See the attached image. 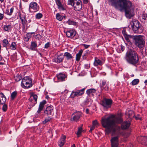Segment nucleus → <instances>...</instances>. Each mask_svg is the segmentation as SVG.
I'll return each mask as SVG.
<instances>
[{"instance_id":"f257e3e1","label":"nucleus","mask_w":147,"mask_h":147,"mask_svg":"<svg viewBox=\"0 0 147 147\" xmlns=\"http://www.w3.org/2000/svg\"><path fill=\"white\" fill-rule=\"evenodd\" d=\"M122 121L121 116L119 115L115 117V115H112L107 118L102 117L101 123L102 126L106 128V133L109 134L112 132L113 135L117 136L112 138L111 140V142H118V136L121 134V129L116 124L120 123Z\"/></svg>"},{"instance_id":"f03ea898","label":"nucleus","mask_w":147,"mask_h":147,"mask_svg":"<svg viewBox=\"0 0 147 147\" xmlns=\"http://www.w3.org/2000/svg\"><path fill=\"white\" fill-rule=\"evenodd\" d=\"M109 4L121 11L124 10L127 18L130 19L134 15V9L131 1L127 0H109Z\"/></svg>"},{"instance_id":"7ed1b4c3","label":"nucleus","mask_w":147,"mask_h":147,"mask_svg":"<svg viewBox=\"0 0 147 147\" xmlns=\"http://www.w3.org/2000/svg\"><path fill=\"white\" fill-rule=\"evenodd\" d=\"M125 59L127 62L135 66L139 63V57L136 51L129 49L127 52Z\"/></svg>"},{"instance_id":"20e7f679","label":"nucleus","mask_w":147,"mask_h":147,"mask_svg":"<svg viewBox=\"0 0 147 147\" xmlns=\"http://www.w3.org/2000/svg\"><path fill=\"white\" fill-rule=\"evenodd\" d=\"M143 36L139 35L138 36H134L131 39H133L135 41V44L136 46L139 48H143L145 43Z\"/></svg>"},{"instance_id":"39448f33","label":"nucleus","mask_w":147,"mask_h":147,"mask_svg":"<svg viewBox=\"0 0 147 147\" xmlns=\"http://www.w3.org/2000/svg\"><path fill=\"white\" fill-rule=\"evenodd\" d=\"M131 26L134 33L141 34L143 32L144 30L143 28L138 20L133 21Z\"/></svg>"},{"instance_id":"423d86ee","label":"nucleus","mask_w":147,"mask_h":147,"mask_svg":"<svg viewBox=\"0 0 147 147\" xmlns=\"http://www.w3.org/2000/svg\"><path fill=\"white\" fill-rule=\"evenodd\" d=\"M112 103V100L111 99H107L104 98L101 100V105L104 108L108 109L110 108Z\"/></svg>"},{"instance_id":"0eeeda50","label":"nucleus","mask_w":147,"mask_h":147,"mask_svg":"<svg viewBox=\"0 0 147 147\" xmlns=\"http://www.w3.org/2000/svg\"><path fill=\"white\" fill-rule=\"evenodd\" d=\"M29 9L30 12H34L38 10L39 7L36 3L32 2L30 4Z\"/></svg>"},{"instance_id":"6e6552de","label":"nucleus","mask_w":147,"mask_h":147,"mask_svg":"<svg viewBox=\"0 0 147 147\" xmlns=\"http://www.w3.org/2000/svg\"><path fill=\"white\" fill-rule=\"evenodd\" d=\"M85 88H83L80 90H78L76 91H72L70 95L71 98H74L76 96H78L83 94L84 92Z\"/></svg>"},{"instance_id":"1a4fd4ad","label":"nucleus","mask_w":147,"mask_h":147,"mask_svg":"<svg viewBox=\"0 0 147 147\" xmlns=\"http://www.w3.org/2000/svg\"><path fill=\"white\" fill-rule=\"evenodd\" d=\"M101 90L108 91L109 89V83L105 80H103L100 84Z\"/></svg>"},{"instance_id":"9d476101","label":"nucleus","mask_w":147,"mask_h":147,"mask_svg":"<svg viewBox=\"0 0 147 147\" xmlns=\"http://www.w3.org/2000/svg\"><path fill=\"white\" fill-rule=\"evenodd\" d=\"M74 115V116L71 119V120L77 122L81 116L82 113L80 112H76L73 114V115Z\"/></svg>"},{"instance_id":"9b49d317","label":"nucleus","mask_w":147,"mask_h":147,"mask_svg":"<svg viewBox=\"0 0 147 147\" xmlns=\"http://www.w3.org/2000/svg\"><path fill=\"white\" fill-rule=\"evenodd\" d=\"M44 113L47 115H52L53 114V107L50 106L47 107Z\"/></svg>"},{"instance_id":"f8f14e48","label":"nucleus","mask_w":147,"mask_h":147,"mask_svg":"<svg viewBox=\"0 0 147 147\" xmlns=\"http://www.w3.org/2000/svg\"><path fill=\"white\" fill-rule=\"evenodd\" d=\"M21 86L24 88H28L31 87L32 86V84L26 82L25 80H22Z\"/></svg>"},{"instance_id":"ddd939ff","label":"nucleus","mask_w":147,"mask_h":147,"mask_svg":"<svg viewBox=\"0 0 147 147\" xmlns=\"http://www.w3.org/2000/svg\"><path fill=\"white\" fill-rule=\"evenodd\" d=\"M66 34L67 37L72 38L75 36L76 32L75 30H71L67 31Z\"/></svg>"},{"instance_id":"4468645a","label":"nucleus","mask_w":147,"mask_h":147,"mask_svg":"<svg viewBox=\"0 0 147 147\" xmlns=\"http://www.w3.org/2000/svg\"><path fill=\"white\" fill-rule=\"evenodd\" d=\"M122 33L125 40L128 42H130V39H131L133 36L130 35H128L126 32V31L124 29H123L122 31Z\"/></svg>"},{"instance_id":"2eb2a0df","label":"nucleus","mask_w":147,"mask_h":147,"mask_svg":"<svg viewBox=\"0 0 147 147\" xmlns=\"http://www.w3.org/2000/svg\"><path fill=\"white\" fill-rule=\"evenodd\" d=\"M63 56L61 54L58 56L57 58L55 57L54 58L53 61L55 63H59L63 61Z\"/></svg>"},{"instance_id":"dca6fc26","label":"nucleus","mask_w":147,"mask_h":147,"mask_svg":"<svg viewBox=\"0 0 147 147\" xmlns=\"http://www.w3.org/2000/svg\"><path fill=\"white\" fill-rule=\"evenodd\" d=\"M66 137L65 136L62 135L61 138L58 142V144L60 147L63 146L65 142Z\"/></svg>"},{"instance_id":"f3484780","label":"nucleus","mask_w":147,"mask_h":147,"mask_svg":"<svg viewBox=\"0 0 147 147\" xmlns=\"http://www.w3.org/2000/svg\"><path fill=\"white\" fill-rule=\"evenodd\" d=\"M58 80L60 81H63L65 80V79L67 78V76L65 74L62 73H60L59 74L57 75Z\"/></svg>"},{"instance_id":"a211bd4d","label":"nucleus","mask_w":147,"mask_h":147,"mask_svg":"<svg viewBox=\"0 0 147 147\" xmlns=\"http://www.w3.org/2000/svg\"><path fill=\"white\" fill-rule=\"evenodd\" d=\"M6 98L3 93H0V105H2L6 102Z\"/></svg>"},{"instance_id":"6ab92c4d","label":"nucleus","mask_w":147,"mask_h":147,"mask_svg":"<svg viewBox=\"0 0 147 147\" xmlns=\"http://www.w3.org/2000/svg\"><path fill=\"white\" fill-rule=\"evenodd\" d=\"M130 125V123L129 121H125L121 125V128L122 129H126L129 127Z\"/></svg>"},{"instance_id":"aec40b11","label":"nucleus","mask_w":147,"mask_h":147,"mask_svg":"<svg viewBox=\"0 0 147 147\" xmlns=\"http://www.w3.org/2000/svg\"><path fill=\"white\" fill-rule=\"evenodd\" d=\"M46 102L45 100H44L42 102H41L39 106V108L37 111L38 113H40L44 107V105L46 104Z\"/></svg>"},{"instance_id":"412c9836","label":"nucleus","mask_w":147,"mask_h":147,"mask_svg":"<svg viewBox=\"0 0 147 147\" xmlns=\"http://www.w3.org/2000/svg\"><path fill=\"white\" fill-rule=\"evenodd\" d=\"M141 140V143L145 146H147V137H141L140 138Z\"/></svg>"},{"instance_id":"4be33fe9","label":"nucleus","mask_w":147,"mask_h":147,"mask_svg":"<svg viewBox=\"0 0 147 147\" xmlns=\"http://www.w3.org/2000/svg\"><path fill=\"white\" fill-rule=\"evenodd\" d=\"M12 26L11 25H4L3 29L5 31L8 32H10L11 30Z\"/></svg>"},{"instance_id":"5701e85b","label":"nucleus","mask_w":147,"mask_h":147,"mask_svg":"<svg viewBox=\"0 0 147 147\" xmlns=\"http://www.w3.org/2000/svg\"><path fill=\"white\" fill-rule=\"evenodd\" d=\"M63 56L65 57L67 60H71L73 57L72 55L68 52L64 53Z\"/></svg>"},{"instance_id":"b1692460","label":"nucleus","mask_w":147,"mask_h":147,"mask_svg":"<svg viewBox=\"0 0 147 147\" xmlns=\"http://www.w3.org/2000/svg\"><path fill=\"white\" fill-rule=\"evenodd\" d=\"M102 64V62L100 60L98 59L97 57L95 58L94 61V66H97Z\"/></svg>"},{"instance_id":"393cba45","label":"nucleus","mask_w":147,"mask_h":147,"mask_svg":"<svg viewBox=\"0 0 147 147\" xmlns=\"http://www.w3.org/2000/svg\"><path fill=\"white\" fill-rule=\"evenodd\" d=\"M83 51V50L81 49L80 50L78 53L76 54V61H79L80 60V58L82 53Z\"/></svg>"},{"instance_id":"a878e982","label":"nucleus","mask_w":147,"mask_h":147,"mask_svg":"<svg viewBox=\"0 0 147 147\" xmlns=\"http://www.w3.org/2000/svg\"><path fill=\"white\" fill-rule=\"evenodd\" d=\"M14 9V7H12L10 9V11H9V9H6L5 10V13L9 16L12 15Z\"/></svg>"},{"instance_id":"bb28decb","label":"nucleus","mask_w":147,"mask_h":147,"mask_svg":"<svg viewBox=\"0 0 147 147\" xmlns=\"http://www.w3.org/2000/svg\"><path fill=\"white\" fill-rule=\"evenodd\" d=\"M96 91V90L94 88H91L88 89L86 91V93L89 95L90 94H92V93H94Z\"/></svg>"},{"instance_id":"cd10ccee","label":"nucleus","mask_w":147,"mask_h":147,"mask_svg":"<svg viewBox=\"0 0 147 147\" xmlns=\"http://www.w3.org/2000/svg\"><path fill=\"white\" fill-rule=\"evenodd\" d=\"M37 46L36 43L35 42H32L30 49L32 50H35V48Z\"/></svg>"},{"instance_id":"c85d7f7f","label":"nucleus","mask_w":147,"mask_h":147,"mask_svg":"<svg viewBox=\"0 0 147 147\" xmlns=\"http://www.w3.org/2000/svg\"><path fill=\"white\" fill-rule=\"evenodd\" d=\"M82 3H80L78 5H76L74 7V9L76 11H80L82 8Z\"/></svg>"},{"instance_id":"c756f323","label":"nucleus","mask_w":147,"mask_h":147,"mask_svg":"<svg viewBox=\"0 0 147 147\" xmlns=\"http://www.w3.org/2000/svg\"><path fill=\"white\" fill-rule=\"evenodd\" d=\"M22 80H25V81L27 82L32 84V80L31 78L28 76L24 77Z\"/></svg>"},{"instance_id":"7c9ffc66","label":"nucleus","mask_w":147,"mask_h":147,"mask_svg":"<svg viewBox=\"0 0 147 147\" xmlns=\"http://www.w3.org/2000/svg\"><path fill=\"white\" fill-rule=\"evenodd\" d=\"M17 94V92L16 91H15L13 92L11 94V100L14 99L16 97Z\"/></svg>"},{"instance_id":"2f4dec72","label":"nucleus","mask_w":147,"mask_h":147,"mask_svg":"<svg viewBox=\"0 0 147 147\" xmlns=\"http://www.w3.org/2000/svg\"><path fill=\"white\" fill-rule=\"evenodd\" d=\"M10 47L12 50H15L16 49L17 45L15 42H13L12 43Z\"/></svg>"},{"instance_id":"473e14b6","label":"nucleus","mask_w":147,"mask_h":147,"mask_svg":"<svg viewBox=\"0 0 147 147\" xmlns=\"http://www.w3.org/2000/svg\"><path fill=\"white\" fill-rule=\"evenodd\" d=\"M20 19L21 20L22 25L23 26V28H25V25L27 22L26 18L24 19L23 18Z\"/></svg>"},{"instance_id":"72a5a7b5","label":"nucleus","mask_w":147,"mask_h":147,"mask_svg":"<svg viewBox=\"0 0 147 147\" xmlns=\"http://www.w3.org/2000/svg\"><path fill=\"white\" fill-rule=\"evenodd\" d=\"M139 79H136L133 80L131 82V84L134 86L137 85L139 82Z\"/></svg>"},{"instance_id":"f704fd0d","label":"nucleus","mask_w":147,"mask_h":147,"mask_svg":"<svg viewBox=\"0 0 147 147\" xmlns=\"http://www.w3.org/2000/svg\"><path fill=\"white\" fill-rule=\"evenodd\" d=\"M67 22L69 25H76L77 24V23L76 22L72 20H69L67 21Z\"/></svg>"},{"instance_id":"c9c22d12","label":"nucleus","mask_w":147,"mask_h":147,"mask_svg":"<svg viewBox=\"0 0 147 147\" xmlns=\"http://www.w3.org/2000/svg\"><path fill=\"white\" fill-rule=\"evenodd\" d=\"M134 112L132 111H129L128 113V116L129 118L131 119L132 117H134Z\"/></svg>"},{"instance_id":"e433bc0d","label":"nucleus","mask_w":147,"mask_h":147,"mask_svg":"<svg viewBox=\"0 0 147 147\" xmlns=\"http://www.w3.org/2000/svg\"><path fill=\"white\" fill-rule=\"evenodd\" d=\"M80 3H82L81 1L80 0H77L75 2V3H73L72 4H71V5L74 8L75 6H76V5H78Z\"/></svg>"},{"instance_id":"4c0bfd02","label":"nucleus","mask_w":147,"mask_h":147,"mask_svg":"<svg viewBox=\"0 0 147 147\" xmlns=\"http://www.w3.org/2000/svg\"><path fill=\"white\" fill-rule=\"evenodd\" d=\"M81 127H78V129L77 132L76 133L77 135L78 136L79 135H80L81 134V133L82 130V126H83V125L82 124L81 125Z\"/></svg>"},{"instance_id":"58836bf2","label":"nucleus","mask_w":147,"mask_h":147,"mask_svg":"<svg viewBox=\"0 0 147 147\" xmlns=\"http://www.w3.org/2000/svg\"><path fill=\"white\" fill-rule=\"evenodd\" d=\"M56 18L57 20L60 21H61L63 18L62 16L59 13L56 14Z\"/></svg>"},{"instance_id":"ea45409f","label":"nucleus","mask_w":147,"mask_h":147,"mask_svg":"<svg viewBox=\"0 0 147 147\" xmlns=\"http://www.w3.org/2000/svg\"><path fill=\"white\" fill-rule=\"evenodd\" d=\"M42 14L40 13H38L36 14L35 16L36 18L37 19H39L42 17Z\"/></svg>"},{"instance_id":"a19ab883","label":"nucleus","mask_w":147,"mask_h":147,"mask_svg":"<svg viewBox=\"0 0 147 147\" xmlns=\"http://www.w3.org/2000/svg\"><path fill=\"white\" fill-rule=\"evenodd\" d=\"M3 42L4 44L3 45L4 47H6L7 45L9 44L7 40L6 39H4L3 40Z\"/></svg>"},{"instance_id":"79ce46f5","label":"nucleus","mask_w":147,"mask_h":147,"mask_svg":"<svg viewBox=\"0 0 147 147\" xmlns=\"http://www.w3.org/2000/svg\"><path fill=\"white\" fill-rule=\"evenodd\" d=\"M4 105H3L2 107V110L4 112H5L6 111L7 108V105L5 104H3Z\"/></svg>"},{"instance_id":"37998d69","label":"nucleus","mask_w":147,"mask_h":147,"mask_svg":"<svg viewBox=\"0 0 147 147\" xmlns=\"http://www.w3.org/2000/svg\"><path fill=\"white\" fill-rule=\"evenodd\" d=\"M118 142H111V147H118Z\"/></svg>"},{"instance_id":"c03bdc74","label":"nucleus","mask_w":147,"mask_h":147,"mask_svg":"<svg viewBox=\"0 0 147 147\" xmlns=\"http://www.w3.org/2000/svg\"><path fill=\"white\" fill-rule=\"evenodd\" d=\"M19 17L20 19L26 18L25 14L24 13L22 14L20 13L19 15Z\"/></svg>"},{"instance_id":"a18cd8bd","label":"nucleus","mask_w":147,"mask_h":147,"mask_svg":"<svg viewBox=\"0 0 147 147\" xmlns=\"http://www.w3.org/2000/svg\"><path fill=\"white\" fill-rule=\"evenodd\" d=\"M51 119V118L50 117H48L46 118L43 122L44 124H46L47 122L49 121Z\"/></svg>"},{"instance_id":"49530a36","label":"nucleus","mask_w":147,"mask_h":147,"mask_svg":"<svg viewBox=\"0 0 147 147\" xmlns=\"http://www.w3.org/2000/svg\"><path fill=\"white\" fill-rule=\"evenodd\" d=\"M32 97L35 100V104H36V102L37 101L38 97L37 96L36 94H34L32 96Z\"/></svg>"},{"instance_id":"de8ad7c7","label":"nucleus","mask_w":147,"mask_h":147,"mask_svg":"<svg viewBox=\"0 0 147 147\" xmlns=\"http://www.w3.org/2000/svg\"><path fill=\"white\" fill-rule=\"evenodd\" d=\"M58 7L59 9L61 10H64L65 9L62 4L58 6Z\"/></svg>"},{"instance_id":"09e8293b","label":"nucleus","mask_w":147,"mask_h":147,"mask_svg":"<svg viewBox=\"0 0 147 147\" xmlns=\"http://www.w3.org/2000/svg\"><path fill=\"white\" fill-rule=\"evenodd\" d=\"M41 38V35L40 34H38L36 35L35 36V38L38 40H39Z\"/></svg>"},{"instance_id":"8fccbe9b","label":"nucleus","mask_w":147,"mask_h":147,"mask_svg":"<svg viewBox=\"0 0 147 147\" xmlns=\"http://www.w3.org/2000/svg\"><path fill=\"white\" fill-rule=\"evenodd\" d=\"M130 135V133L129 132H126L125 133H124L123 134V135L124 136V137L125 138H127Z\"/></svg>"},{"instance_id":"3c124183","label":"nucleus","mask_w":147,"mask_h":147,"mask_svg":"<svg viewBox=\"0 0 147 147\" xmlns=\"http://www.w3.org/2000/svg\"><path fill=\"white\" fill-rule=\"evenodd\" d=\"M98 124V123L97 120H95L93 121L92 122V125L94 126V127H95Z\"/></svg>"},{"instance_id":"603ef678","label":"nucleus","mask_w":147,"mask_h":147,"mask_svg":"<svg viewBox=\"0 0 147 147\" xmlns=\"http://www.w3.org/2000/svg\"><path fill=\"white\" fill-rule=\"evenodd\" d=\"M142 19L145 20L147 17V14L146 13H143L142 15Z\"/></svg>"},{"instance_id":"864d4df0","label":"nucleus","mask_w":147,"mask_h":147,"mask_svg":"<svg viewBox=\"0 0 147 147\" xmlns=\"http://www.w3.org/2000/svg\"><path fill=\"white\" fill-rule=\"evenodd\" d=\"M56 3L58 6H59V5L62 4L60 0H57L56 1Z\"/></svg>"},{"instance_id":"5fc2aeb1","label":"nucleus","mask_w":147,"mask_h":147,"mask_svg":"<svg viewBox=\"0 0 147 147\" xmlns=\"http://www.w3.org/2000/svg\"><path fill=\"white\" fill-rule=\"evenodd\" d=\"M50 45V43L49 42H48L47 43L45 44V48H48Z\"/></svg>"},{"instance_id":"6e6d98bb","label":"nucleus","mask_w":147,"mask_h":147,"mask_svg":"<svg viewBox=\"0 0 147 147\" xmlns=\"http://www.w3.org/2000/svg\"><path fill=\"white\" fill-rule=\"evenodd\" d=\"M4 15L3 14L0 13V20H2L4 17Z\"/></svg>"},{"instance_id":"4d7b16f0","label":"nucleus","mask_w":147,"mask_h":147,"mask_svg":"<svg viewBox=\"0 0 147 147\" xmlns=\"http://www.w3.org/2000/svg\"><path fill=\"white\" fill-rule=\"evenodd\" d=\"M87 55V54L86 53L82 55V58L83 59H85L86 58V57Z\"/></svg>"},{"instance_id":"13d9d810","label":"nucleus","mask_w":147,"mask_h":147,"mask_svg":"<svg viewBox=\"0 0 147 147\" xmlns=\"http://www.w3.org/2000/svg\"><path fill=\"white\" fill-rule=\"evenodd\" d=\"M31 35L28 33H27L26 35V37L28 39H30L31 38Z\"/></svg>"},{"instance_id":"bf43d9fd","label":"nucleus","mask_w":147,"mask_h":147,"mask_svg":"<svg viewBox=\"0 0 147 147\" xmlns=\"http://www.w3.org/2000/svg\"><path fill=\"white\" fill-rule=\"evenodd\" d=\"M83 45L85 49H87L90 46V45H87L84 44H83Z\"/></svg>"},{"instance_id":"052dcab7","label":"nucleus","mask_w":147,"mask_h":147,"mask_svg":"<svg viewBox=\"0 0 147 147\" xmlns=\"http://www.w3.org/2000/svg\"><path fill=\"white\" fill-rule=\"evenodd\" d=\"M95 128V127H94V126H92L90 128V130H89V132H91Z\"/></svg>"},{"instance_id":"680f3d73","label":"nucleus","mask_w":147,"mask_h":147,"mask_svg":"<svg viewBox=\"0 0 147 147\" xmlns=\"http://www.w3.org/2000/svg\"><path fill=\"white\" fill-rule=\"evenodd\" d=\"M83 3L85 4H87L88 2V0H82Z\"/></svg>"},{"instance_id":"e2e57ef3","label":"nucleus","mask_w":147,"mask_h":147,"mask_svg":"<svg viewBox=\"0 0 147 147\" xmlns=\"http://www.w3.org/2000/svg\"><path fill=\"white\" fill-rule=\"evenodd\" d=\"M121 50L122 51H123L125 49V47L124 46H121Z\"/></svg>"},{"instance_id":"0e129e2a","label":"nucleus","mask_w":147,"mask_h":147,"mask_svg":"<svg viewBox=\"0 0 147 147\" xmlns=\"http://www.w3.org/2000/svg\"><path fill=\"white\" fill-rule=\"evenodd\" d=\"M29 39H28L26 37H25L24 40L26 41H28L29 40Z\"/></svg>"},{"instance_id":"69168bd1","label":"nucleus","mask_w":147,"mask_h":147,"mask_svg":"<svg viewBox=\"0 0 147 147\" xmlns=\"http://www.w3.org/2000/svg\"><path fill=\"white\" fill-rule=\"evenodd\" d=\"M89 111V110L88 109H86V113H88Z\"/></svg>"},{"instance_id":"338daca9","label":"nucleus","mask_w":147,"mask_h":147,"mask_svg":"<svg viewBox=\"0 0 147 147\" xmlns=\"http://www.w3.org/2000/svg\"><path fill=\"white\" fill-rule=\"evenodd\" d=\"M32 96L29 98V100L30 101H32Z\"/></svg>"},{"instance_id":"774afa93","label":"nucleus","mask_w":147,"mask_h":147,"mask_svg":"<svg viewBox=\"0 0 147 147\" xmlns=\"http://www.w3.org/2000/svg\"><path fill=\"white\" fill-rule=\"evenodd\" d=\"M29 34H30V35H31L34 34V32H29L28 33Z\"/></svg>"}]
</instances>
